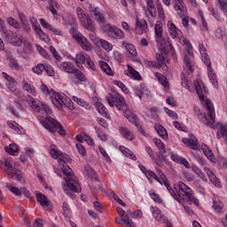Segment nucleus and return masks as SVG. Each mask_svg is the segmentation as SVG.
Masks as SVG:
<instances>
[{
  "label": "nucleus",
  "mask_w": 227,
  "mask_h": 227,
  "mask_svg": "<svg viewBox=\"0 0 227 227\" xmlns=\"http://www.w3.org/2000/svg\"><path fill=\"white\" fill-rule=\"evenodd\" d=\"M184 45H186V52L188 55H184V68L186 70L188 75L192 74L194 69L192 68V58H194V53L192 52V46H191V42L187 40H183Z\"/></svg>",
  "instance_id": "obj_4"
},
{
  "label": "nucleus",
  "mask_w": 227,
  "mask_h": 227,
  "mask_svg": "<svg viewBox=\"0 0 227 227\" xmlns=\"http://www.w3.org/2000/svg\"><path fill=\"white\" fill-rule=\"evenodd\" d=\"M154 144L156 145L157 148L160 150V155H164L166 153V145H164V143H162V140L160 139H155Z\"/></svg>",
  "instance_id": "obj_40"
},
{
  "label": "nucleus",
  "mask_w": 227,
  "mask_h": 227,
  "mask_svg": "<svg viewBox=\"0 0 227 227\" xmlns=\"http://www.w3.org/2000/svg\"><path fill=\"white\" fill-rule=\"evenodd\" d=\"M120 132L125 139H128V141H132L134 139V134H132V131L129 130V129L121 127L120 128Z\"/></svg>",
  "instance_id": "obj_28"
},
{
  "label": "nucleus",
  "mask_w": 227,
  "mask_h": 227,
  "mask_svg": "<svg viewBox=\"0 0 227 227\" xmlns=\"http://www.w3.org/2000/svg\"><path fill=\"white\" fill-rule=\"evenodd\" d=\"M106 101L111 107H114L115 106L118 111H123V109L127 107V105H125V101L121 97L118 98L109 94L108 96H106Z\"/></svg>",
  "instance_id": "obj_11"
},
{
  "label": "nucleus",
  "mask_w": 227,
  "mask_h": 227,
  "mask_svg": "<svg viewBox=\"0 0 227 227\" xmlns=\"http://www.w3.org/2000/svg\"><path fill=\"white\" fill-rule=\"evenodd\" d=\"M96 108L100 114L107 116V108L102 103L98 102L96 104Z\"/></svg>",
  "instance_id": "obj_50"
},
{
  "label": "nucleus",
  "mask_w": 227,
  "mask_h": 227,
  "mask_svg": "<svg viewBox=\"0 0 227 227\" xmlns=\"http://www.w3.org/2000/svg\"><path fill=\"white\" fill-rule=\"evenodd\" d=\"M41 123L44 129L49 130V132H59L60 136H65L67 134L65 129H63V126L54 118L48 117L44 121H42Z\"/></svg>",
  "instance_id": "obj_3"
},
{
  "label": "nucleus",
  "mask_w": 227,
  "mask_h": 227,
  "mask_svg": "<svg viewBox=\"0 0 227 227\" xmlns=\"http://www.w3.org/2000/svg\"><path fill=\"white\" fill-rule=\"evenodd\" d=\"M170 157L174 162H177V164H183V166H185V168H187V169H189V168H191V164H189V161H187V160H185V158H183L182 156H179L178 154H171Z\"/></svg>",
  "instance_id": "obj_23"
},
{
  "label": "nucleus",
  "mask_w": 227,
  "mask_h": 227,
  "mask_svg": "<svg viewBox=\"0 0 227 227\" xmlns=\"http://www.w3.org/2000/svg\"><path fill=\"white\" fill-rule=\"evenodd\" d=\"M32 70L37 75H42V73L43 72V70H45V65L39 64L36 67H34Z\"/></svg>",
  "instance_id": "obj_56"
},
{
  "label": "nucleus",
  "mask_w": 227,
  "mask_h": 227,
  "mask_svg": "<svg viewBox=\"0 0 227 227\" xmlns=\"http://www.w3.org/2000/svg\"><path fill=\"white\" fill-rule=\"evenodd\" d=\"M155 77L158 78V81L160 82V84H162V86H164V88H168L169 86V82H168V78L166 77V75L156 72Z\"/></svg>",
  "instance_id": "obj_37"
},
{
  "label": "nucleus",
  "mask_w": 227,
  "mask_h": 227,
  "mask_svg": "<svg viewBox=\"0 0 227 227\" xmlns=\"http://www.w3.org/2000/svg\"><path fill=\"white\" fill-rule=\"evenodd\" d=\"M156 42L160 47V52H162V54H166V48L168 47V43H166V39H164L161 35L160 37H156Z\"/></svg>",
  "instance_id": "obj_29"
},
{
  "label": "nucleus",
  "mask_w": 227,
  "mask_h": 227,
  "mask_svg": "<svg viewBox=\"0 0 227 227\" xmlns=\"http://www.w3.org/2000/svg\"><path fill=\"white\" fill-rule=\"evenodd\" d=\"M0 31L2 33V38L4 40V42H7V43H13L14 38H17V34L7 28L0 29Z\"/></svg>",
  "instance_id": "obj_15"
},
{
  "label": "nucleus",
  "mask_w": 227,
  "mask_h": 227,
  "mask_svg": "<svg viewBox=\"0 0 227 227\" xmlns=\"http://www.w3.org/2000/svg\"><path fill=\"white\" fill-rule=\"evenodd\" d=\"M168 33L172 38H180V36H182V31L176 28V26L173 23L168 27Z\"/></svg>",
  "instance_id": "obj_24"
},
{
  "label": "nucleus",
  "mask_w": 227,
  "mask_h": 227,
  "mask_svg": "<svg viewBox=\"0 0 227 227\" xmlns=\"http://www.w3.org/2000/svg\"><path fill=\"white\" fill-rule=\"evenodd\" d=\"M194 86L196 90V93L200 98V100H205V95L203 94V91H205V86H203V83L200 82V81L196 80L194 82Z\"/></svg>",
  "instance_id": "obj_21"
},
{
  "label": "nucleus",
  "mask_w": 227,
  "mask_h": 227,
  "mask_svg": "<svg viewBox=\"0 0 227 227\" xmlns=\"http://www.w3.org/2000/svg\"><path fill=\"white\" fill-rule=\"evenodd\" d=\"M174 10L176 11L179 17H185V13H187V6L185 5V3H184V0H175Z\"/></svg>",
  "instance_id": "obj_14"
},
{
  "label": "nucleus",
  "mask_w": 227,
  "mask_h": 227,
  "mask_svg": "<svg viewBox=\"0 0 227 227\" xmlns=\"http://www.w3.org/2000/svg\"><path fill=\"white\" fill-rule=\"evenodd\" d=\"M122 111H124L125 118H127V120H129L130 123H133L137 127L140 134L146 137L147 136L146 131H145L141 124H139V119L137 118V115L134 114L129 109H127V107Z\"/></svg>",
  "instance_id": "obj_9"
},
{
  "label": "nucleus",
  "mask_w": 227,
  "mask_h": 227,
  "mask_svg": "<svg viewBox=\"0 0 227 227\" xmlns=\"http://www.w3.org/2000/svg\"><path fill=\"white\" fill-rule=\"evenodd\" d=\"M5 152L10 155H15V153H19V146L15 144H11L9 147H5Z\"/></svg>",
  "instance_id": "obj_45"
},
{
  "label": "nucleus",
  "mask_w": 227,
  "mask_h": 227,
  "mask_svg": "<svg viewBox=\"0 0 227 227\" xmlns=\"http://www.w3.org/2000/svg\"><path fill=\"white\" fill-rule=\"evenodd\" d=\"M224 207V204L221 202V200H214L213 201V208L215 212L220 213Z\"/></svg>",
  "instance_id": "obj_51"
},
{
  "label": "nucleus",
  "mask_w": 227,
  "mask_h": 227,
  "mask_svg": "<svg viewBox=\"0 0 227 227\" xmlns=\"http://www.w3.org/2000/svg\"><path fill=\"white\" fill-rule=\"evenodd\" d=\"M89 12L92 13V15H94L95 20H97V22H99V24H104V22H106V18L104 17L103 13H100V12H98V7L92 8L90 5L89 8Z\"/></svg>",
  "instance_id": "obj_18"
},
{
  "label": "nucleus",
  "mask_w": 227,
  "mask_h": 227,
  "mask_svg": "<svg viewBox=\"0 0 227 227\" xmlns=\"http://www.w3.org/2000/svg\"><path fill=\"white\" fill-rule=\"evenodd\" d=\"M87 58L88 56L85 57L83 53H78L76 54L75 59H73V60L78 65H84V63H86Z\"/></svg>",
  "instance_id": "obj_44"
},
{
  "label": "nucleus",
  "mask_w": 227,
  "mask_h": 227,
  "mask_svg": "<svg viewBox=\"0 0 227 227\" xmlns=\"http://www.w3.org/2000/svg\"><path fill=\"white\" fill-rule=\"evenodd\" d=\"M22 88L23 90H25V91H27V93H30L31 95H36V90H35V87L31 85V83L26 82V80L24 79L22 81Z\"/></svg>",
  "instance_id": "obj_30"
},
{
  "label": "nucleus",
  "mask_w": 227,
  "mask_h": 227,
  "mask_svg": "<svg viewBox=\"0 0 227 227\" xmlns=\"http://www.w3.org/2000/svg\"><path fill=\"white\" fill-rule=\"evenodd\" d=\"M76 148H77L79 153L82 155V157H84V155H86V147H84V145H82L81 144H76Z\"/></svg>",
  "instance_id": "obj_64"
},
{
  "label": "nucleus",
  "mask_w": 227,
  "mask_h": 227,
  "mask_svg": "<svg viewBox=\"0 0 227 227\" xmlns=\"http://www.w3.org/2000/svg\"><path fill=\"white\" fill-rule=\"evenodd\" d=\"M149 196H151L152 200H153V201L156 203H162V199H160V196H159V194H157L155 192L150 190Z\"/></svg>",
  "instance_id": "obj_57"
},
{
  "label": "nucleus",
  "mask_w": 227,
  "mask_h": 227,
  "mask_svg": "<svg viewBox=\"0 0 227 227\" xmlns=\"http://www.w3.org/2000/svg\"><path fill=\"white\" fill-rule=\"evenodd\" d=\"M145 176H146V178H148V180L153 178V180L158 182V184L162 185V181H160V178H159V176H157V174H155V172H153L152 170H147V172H145Z\"/></svg>",
  "instance_id": "obj_42"
},
{
  "label": "nucleus",
  "mask_w": 227,
  "mask_h": 227,
  "mask_svg": "<svg viewBox=\"0 0 227 227\" xmlns=\"http://www.w3.org/2000/svg\"><path fill=\"white\" fill-rule=\"evenodd\" d=\"M135 29L137 35H143V31H146L148 29V23H146V20H139V18L137 17Z\"/></svg>",
  "instance_id": "obj_17"
},
{
  "label": "nucleus",
  "mask_w": 227,
  "mask_h": 227,
  "mask_svg": "<svg viewBox=\"0 0 227 227\" xmlns=\"http://www.w3.org/2000/svg\"><path fill=\"white\" fill-rule=\"evenodd\" d=\"M155 130L162 139H168V131L165 127L161 125H155Z\"/></svg>",
  "instance_id": "obj_33"
},
{
  "label": "nucleus",
  "mask_w": 227,
  "mask_h": 227,
  "mask_svg": "<svg viewBox=\"0 0 227 227\" xmlns=\"http://www.w3.org/2000/svg\"><path fill=\"white\" fill-rule=\"evenodd\" d=\"M52 96L51 97L52 104L56 106L59 109H61L63 106H67V98L56 92L54 90H51Z\"/></svg>",
  "instance_id": "obj_13"
},
{
  "label": "nucleus",
  "mask_w": 227,
  "mask_h": 227,
  "mask_svg": "<svg viewBox=\"0 0 227 227\" xmlns=\"http://www.w3.org/2000/svg\"><path fill=\"white\" fill-rule=\"evenodd\" d=\"M103 31L107 33L109 36H112L115 40H123V38H125V34L121 29L113 27L110 24H105L103 26Z\"/></svg>",
  "instance_id": "obj_8"
},
{
  "label": "nucleus",
  "mask_w": 227,
  "mask_h": 227,
  "mask_svg": "<svg viewBox=\"0 0 227 227\" xmlns=\"http://www.w3.org/2000/svg\"><path fill=\"white\" fill-rule=\"evenodd\" d=\"M10 175H12V176H13L18 182L22 181V172H20V170L14 168Z\"/></svg>",
  "instance_id": "obj_53"
},
{
  "label": "nucleus",
  "mask_w": 227,
  "mask_h": 227,
  "mask_svg": "<svg viewBox=\"0 0 227 227\" xmlns=\"http://www.w3.org/2000/svg\"><path fill=\"white\" fill-rule=\"evenodd\" d=\"M207 176H208L210 182H212V184H214V185H215V187H221V183L219 182V178H217V176H215V174H214V172L212 170H210V169L207 170Z\"/></svg>",
  "instance_id": "obj_31"
},
{
  "label": "nucleus",
  "mask_w": 227,
  "mask_h": 227,
  "mask_svg": "<svg viewBox=\"0 0 227 227\" xmlns=\"http://www.w3.org/2000/svg\"><path fill=\"white\" fill-rule=\"evenodd\" d=\"M9 67L12 70H20V66H19V61L15 59L13 57H10L9 59Z\"/></svg>",
  "instance_id": "obj_46"
},
{
  "label": "nucleus",
  "mask_w": 227,
  "mask_h": 227,
  "mask_svg": "<svg viewBox=\"0 0 227 227\" xmlns=\"http://www.w3.org/2000/svg\"><path fill=\"white\" fill-rule=\"evenodd\" d=\"M206 107L208 111V115L204 114V121L203 123L207 127H213L214 123H215V111L214 109V104L210 99L206 100Z\"/></svg>",
  "instance_id": "obj_5"
},
{
  "label": "nucleus",
  "mask_w": 227,
  "mask_h": 227,
  "mask_svg": "<svg viewBox=\"0 0 227 227\" xmlns=\"http://www.w3.org/2000/svg\"><path fill=\"white\" fill-rule=\"evenodd\" d=\"M99 67L104 71L105 74H107V75H113V69H111V67H109V64L101 60L99 61Z\"/></svg>",
  "instance_id": "obj_36"
},
{
  "label": "nucleus",
  "mask_w": 227,
  "mask_h": 227,
  "mask_svg": "<svg viewBox=\"0 0 227 227\" xmlns=\"http://www.w3.org/2000/svg\"><path fill=\"white\" fill-rule=\"evenodd\" d=\"M147 10L145 11V13L149 12V15L151 17H156L157 16V12L155 11V4L153 3V0H147Z\"/></svg>",
  "instance_id": "obj_26"
},
{
  "label": "nucleus",
  "mask_w": 227,
  "mask_h": 227,
  "mask_svg": "<svg viewBox=\"0 0 227 227\" xmlns=\"http://www.w3.org/2000/svg\"><path fill=\"white\" fill-rule=\"evenodd\" d=\"M26 102H28L30 107L37 113H41V114H49V107L47 106L40 103L38 100L33 98L31 96L27 95L25 98Z\"/></svg>",
  "instance_id": "obj_6"
},
{
  "label": "nucleus",
  "mask_w": 227,
  "mask_h": 227,
  "mask_svg": "<svg viewBox=\"0 0 227 227\" xmlns=\"http://www.w3.org/2000/svg\"><path fill=\"white\" fill-rule=\"evenodd\" d=\"M8 126L10 129H13L18 134H24V129L19 125V123L15 121H7Z\"/></svg>",
  "instance_id": "obj_35"
},
{
  "label": "nucleus",
  "mask_w": 227,
  "mask_h": 227,
  "mask_svg": "<svg viewBox=\"0 0 227 227\" xmlns=\"http://www.w3.org/2000/svg\"><path fill=\"white\" fill-rule=\"evenodd\" d=\"M123 47H125L126 51L132 56H136L137 54V51H136V47L134 45L128 43L127 42L122 43Z\"/></svg>",
  "instance_id": "obj_43"
},
{
  "label": "nucleus",
  "mask_w": 227,
  "mask_h": 227,
  "mask_svg": "<svg viewBox=\"0 0 227 227\" xmlns=\"http://www.w3.org/2000/svg\"><path fill=\"white\" fill-rule=\"evenodd\" d=\"M192 171L195 173V175H198L201 180H207V176H205V173L200 168L197 166L192 167Z\"/></svg>",
  "instance_id": "obj_52"
},
{
  "label": "nucleus",
  "mask_w": 227,
  "mask_h": 227,
  "mask_svg": "<svg viewBox=\"0 0 227 227\" xmlns=\"http://www.w3.org/2000/svg\"><path fill=\"white\" fill-rule=\"evenodd\" d=\"M5 187L12 193L14 196H22V191L19 187H15L10 184H6Z\"/></svg>",
  "instance_id": "obj_39"
},
{
  "label": "nucleus",
  "mask_w": 227,
  "mask_h": 227,
  "mask_svg": "<svg viewBox=\"0 0 227 227\" xmlns=\"http://www.w3.org/2000/svg\"><path fill=\"white\" fill-rule=\"evenodd\" d=\"M100 44L106 52H111V51H113V44H111V43L106 40H101Z\"/></svg>",
  "instance_id": "obj_54"
},
{
  "label": "nucleus",
  "mask_w": 227,
  "mask_h": 227,
  "mask_svg": "<svg viewBox=\"0 0 227 227\" xmlns=\"http://www.w3.org/2000/svg\"><path fill=\"white\" fill-rule=\"evenodd\" d=\"M76 13L82 26H83L85 29L91 31L93 29V23L91 22V19L90 18V16L86 17L84 10H82L81 7H77Z\"/></svg>",
  "instance_id": "obj_10"
},
{
  "label": "nucleus",
  "mask_w": 227,
  "mask_h": 227,
  "mask_svg": "<svg viewBox=\"0 0 227 227\" xmlns=\"http://www.w3.org/2000/svg\"><path fill=\"white\" fill-rule=\"evenodd\" d=\"M50 153L52 159H59V166L64 175H66L65 182L68 187V189L65 190L66 194H67V196H70V198L74 200V198H75L74 192H81L82 188L81 184H79V179L77 178V176H75V175H74V170H72L68 164H67V162H69V160H71L70 156L52 147L51 148Z\"/></svg>",
  "instance_id": "obj_1"
},
{
  "label": "nucleus",
  "mask_w": 227,
  "mask_h": 227,
  "mask_svg": "<svg viewBox=\"0 0 227 227\" xmlns=\"http://www.w3.org/2000/svg\"><path fill=\"white\" fill-rule=\"evenodd\" d=\"M174 189H179L177 192L178 200H182L184 203H194L196 207L200 205V201L196 197H194V193H192V190L185 184V183L180 181L177 184L174 185Z\"/></svg>",
  "instance_id": "obj_2"
},
{
  "label": "nucleus",
  "mask_w": 227,
  "mask_h": 227,
  "mask_svg": "<svg viewBox=\"0 0 227 227\" xmlns=\"http://www.w3.org/2000/svg\"><path fill=\"white\" fill-rule=\"evenodd\" d=\"M73 74L76 77V79H78V81H80L81 82H86L87 79L86 76L84 75V74H82L81 72V70L79 69H75L73 73Z\"/></svg>",
  "instance_id": "obj_48"
},
{
  "label": "nucleus",
  "mask_w": 227,
  "mask_h": 227,
  "mask_svg": "<svg viewBox=\"0 0 227 227\" xmlns=\"http://www.w3.org/2000/svg\"><path fill=\"white\" fill-rule=\"evenodd\" d=\"M121 223H123V224H127V226L129 227H136V223L130 220V216L129 215V213H125L124 215L121 216Z\"/></svg>",
  "instance_id": "obj_34"
},
{
  "label": "nucleus",
  "mask_w": 227,
  "mask_h": 227,
  "mask_svg": "<svg viewBox=\"0 0 227 227\" xmlns=\"http://www.w3.org/2000/svg\"><path fill=\"white\" fill-rule=\"evenodd\" d=\"M70 33L74 40L81 45L84 51H91V43L88 42V39L78 32L77 29L72 27Z\"/></svg>",
  "instance_id": "obj_7"
},
{
  "label": "nucleus",
  "mask_w": 227,
  "mask_h": 227,
  "mask_svg": "<svg viewBox=\"0 0 227 227\" xmlns=\"http://www.w3.org/2000/svg\"><path fill=\"white\" fill-rule=\"evenodd\" d=\"M7 88L12 91V93H14L15 95H18V97H20L21 93L17 90V82H15V80L12 82H10L7 83Z\"/></svg>",
  "instance_id": "obj_38"
},
{
  "label": "nucleus",
  "mask_w": 227,
  "mask_h": 227,
  "mask_svg": "<svg viewBox=\"0 0 227 227\" xmlns=\"http://www.w3.org/2000/svg\"><path fill=\"white\" fill-rule=\"evenodd\" d=\"M216 137L217 139H223L225 145H227V128L226 126L219 123Z\"/></svg>",
  "instance_id": "obj_19"
},
{
  "label": "nucleus",
  "mask_w": 227,
  "mask_h": 227,
  "mask_svg": "<svg viewBox=\"0 0 227 227\" xmlns=\"http://www.w3.org/2000/svg\"><path fill=\"white\" fill-rule=\"evenodd\" d=\"M49 4H50V12H51L52 15H58L57 10H59V4H58V3L56 2H53L52 0H49Z\"/></svg>",
  "instance_id": "obj_47"
},
{
  "label": "nucleus",
  "mask_w": 227,
  "mask_h": 227,
  "mask_svg": "<svg viewBox=\"0 0 227 227\" xmlns=\"http://www.w3.org/2000/svg\"><path fill=\"white\" fill-rule=\"evenodd\" d=\"M85 173L90 180H98V176L95 173V170H93V168L90 165H85L84 166Z\"/></svg>",
  "instance_id": "obj_25"
},
{
  "label": "nucleus",
  "mask_w": 227,
  "mask_h": 227,
  "mask_svg": "<svg viewBox=\"0 0 227 227\" xmlns=\"http://www.w3.org/2000/svg\"><path fill=\"white\" fill-rule=\"evenodd\" d=\"M156 59L157 62L163 65V70H166L168 68V66L166 65V61L164 60V56L161 55L160 53L156 54Z\"/></svg>",
  "instance_id": "obj_60"
},
{
  "label": "nucleus",
  "mask_w": 227,
  "mask_h": 227,
  "mask_svg": "<svg viewBox=\"0 0 227 227\" xmlns=\"http://www.w3.org/2000/svg\"><path fill=\"white\" fill-rule=\"evenodd\" d=\"M202 152L206 155L207 159L210 160V162H215V157L214 156V153H212V150L208 148V145H204L202 147Z\"/></svg>",
  "instance_id": "obj_27"
},
{
  "label": "nucleus",
  "mask_w": 227,
  "mask_h": 227,
  "mask_svg": "<svg viewBox=\"0 0 227 227\" xmlns=\"http://www.w3.org/2000/svg\"><path fill=\"white\" fill-rule=\"evenodd\" d=\"M184 145L192 148V150H199L200 145H198V138L196 137L192 136L190 138H183Z\"/></svg>",
  "instance_id": "obj_16"
},
{
  "label": "nucleus",
  "mask_w": 227,
  "mask_h": 227,
  "mask_svg": "<svg viewBox=\"0 0 227 227\" xmlns=\"http://www.w3.org/2000/svg\"><path fill=\"white\" fill-rule=\"evenodd\" d=\"M74 102H76L78 106H81L82 107H84L85 109H90V105L84 101V99H81L75 96L73 97Z\"/></svg>",
  "instance_id": "obj_49"
},
{
  "label": "nucleus",
  "mask_w": 227,
  "mask_h": 227,
  "mask_svg": "<svg viewBox=\"0 0 227 227\" xmlns=\"http://www.w3.org/2000/svg\"><path fill=\"white\" fill-rule=\"evenodd\" d=\"M59 68L67 74H73L76 70L75 66L72 62H63L59 66Z\"/></svg>",
  "instance_id": "obj_20"
},
{
  "label": "nucleus",
  "mask_w": 227,
  "mask_h": 227,
  "mask_svg": "<svg viewBox=\"0 0 227 227\" xmlns=\"http://www.w3.org/2000/svg\"><path fill=\"white\" fill-rule=\"evenodd\" d=\"M208 77H209L213 86H215V88H218L219 84L217 83V78H215V73H210L208 74Z\"/></svg>",
  "instance_id": "obj_62"
},
{
  "label": "nucleus",
  "mask_w": 227,
  "mask_h": 227,
  "mask_svg": "<svg viewBox=\"0 0 227 227\" xmlns=\"http://www.w3.org/2000/svg\"><path fill=\"white\" fill-rule=\"evenodd\" d=\"M4 166H5V172L7 173V175H12V172H13L15 168H13L10 160H8L7 159L4 160Z\"/></svg>",
  "instance_id": "obj_55"
},
{
  "label": "nucleus",
  "mask_w": 227,
  "mask_h": 227,
  "mask_svg": "<svg viewBox=\"0 0 227 227\" xmlns=\"http://www.w3.org/2000/svg\"><path fill=\"white\" fill-rule=\"evenodd\" d=\"M7 21H8V24L12 27H14L15 29H20V23H19V21H17L15 19L9 18Z\"/></svg>",
  "instance_id": "obj_58"
},
{
  "label": "nucleus",
  "mask_w": 227,
  "mask_h": 227,
  "mask_svg": "<svg viewBox=\"0 0 227 227\" xmlns=\"http://www.w3.org/2000/svg\"><path fill=\"white\" fill-rule=\"evenodd\" d=\"M36 200L38 203H40L41 207H49V200H47V197L44 194L37 193Z\"/></svg>",
  "instance_id": "obj_32"
},
{
  "label": "nucleus",
  "mask_w": 227,
  "mask_h": 227,
  "mask_svg": "<svg viewBox=\"0 0 227 227\" xmlns=\"http://www.w3.org/2000/svg\"><path fill=\"white\" fill-rule=\"evenodd\" d=\"M125 74L128 75V77H131V79H135L137 81H140L141 74H139V72L136 71L134 67H132L130 65H128V70L124 71Z\"/></svg>",
  "instance_id": "obj_22"
},
{
  "label": "nucleus",
  "mask_w": 227,
  "mask_h": 227,
  "mask_svg": "<svg viewBox=\"0 0 227 227\" xmlns=\"http://www.w3.org/2000/svg\"><path fill=\"white\" fill-rule=\"evenodd\" d=\"M34 29L35 33L38 35V36H40V38H43V40H45V36H47V35H45L43 30H42V27H40V25H37L35 27H34Z\"/></svg>",
  "instance_id": "obj_59"
},
{
  "label": "nucleus",
  "mask_w": 227,
  "mask_h": 227,
  "mask_svg": "<svg viewBox=\"0 0 227 227\" xmlns=\"http://www.w3.org/2000/svg\"><path fill=\"white\" fill-rule=\"evenodd\" d=\"M95 129L99 139L101 141H107V136L106 135V133H102V131H100V129H98V127H96Z\"/></svg>",
  "instance_id": "obj_63"
},
{
  "label": "nucleus",
  "mask_w": 227,
  "mask_h": 227,
  "mask_svg": "<svg viewBox=\"0 0 227 227\" xmlns=\"http://www.w3.org/2000/svg\"><path fill=\"white\" fill-rule=\"evenodd\" d=\"M154 33H155L156 38L162 36V27L160 26V24L155 25Z\"/></svg>",
  "instance_id": "obj_61"
},
{
  "label": "nucleus",
  "mask_w": 227,
  "mask_h": 227,
  "mask_svg": "<svg viewBox=\"0 0 227 227\" xmlns=\"http://www.w3.org/2000/svg\"><path fill=\"white\" fill-rule=\"evenodd\" d=\"M121 152L125 155V157H130L132 160H136V155H134V153L132 151L129 150L125 146H120Z\"/></svg>",
  "instance_id": "obj_41"
},
{
  "label": "nucleus",
  "mask_w": 227,
  "mask_h": 227,
  "mask_svg": "<svg viewBox=\"0 0 227 227\" xmlns=\"http://www.w3.org/2000/svg\"><path fill=\"white\" fill-rule=\"evenodd\" d=\"M151 212L154 219H156L158 223H160L161 224H165L166 227H171V222H169V220L166 215H162V211H160L159 207H155L152 206Z\"/></svg>",
  "instance_id": "obj_12"
}]
</instances>
